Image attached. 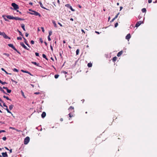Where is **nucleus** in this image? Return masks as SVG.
<instances>
[{
    "mask_svg": "<svg viewBox=\"0 0 157 157\" xmlns=\"http://www.w3.org/2000/svg\"><path fill=\"white\" fill-rule=\"evenodd\" d=\"M92 64L91 63H89L87 64V66L88 67H90L92 66Z\"/></svg>",
    "mask_w": 157,
    "mask_h": 157,
    "instance_id": "nucleus-26",
    "label": "nucleus"
},
{
    "mask_svg": "<svg viewBox=\"0 0 157 157\" xmlns=\"http://www.w3.org/2000/svg\"><path fill=\"white\" fill-rule=\"evenodd\" d=\"M10 128L14 130H15L16 129V128L13 127H10Z\"/></svg>",
    "mask_w": 157,
    "mask_h": 157,
    "instance_id": "nucleus-60",
    "label": "nucleus"
},
{
    "mask_svg": "<svg viewBox=\"0 0 157 157\" xmlns=\"http://www.w3.org/2000/svg\"><path fill=\"white\" fill-rule=\"evenodd\" d=\"M152 2V0H148V2L149 3H150Z\"/></svg>",
    "mask_w": 157,
    "mask_h": 157,
    "instance_id": "nucleus-57",
    "label": "nucleus"
},
{
    "mask_svg": "<svg viewBox=\"0 0 157 157\" xmlns=\"http://www.w3.org/2000/svg\"><path fill=\"white\" fill-rule=\"evenodd\" d=\"M11 6L13 7L14 9L15 10H17L19 9V7L18 6L14 3H12Z\"/></svg>",
    "mask_w": 157,
    "mask_h": 157,
    "instance_id": "nucleus-2",
    "label": "nucleus"
},
{
    "mask_svg": "<svg viewBox=\"0 0 157 157\" xmlns=\"http://www.w3.org/2000/svg\"><path fill=\"white\" fill-rule=\"evenodd\" d=\"M40 94V93L39 92H36L34 93V94Z\"/></svg>",
    "mask_w": 157,
    "mask_h": 157,
    "instance_id": "nucleus-62",
    "label": "nucleus"
},
{
    "mask_svg": "<svg viewBox=\"0 0 157 157\" xmlns=\"http://www.w3.org/2000/svg\"><path fill=\"white\" fill-rule=\"evenodd\" d=\"M142 11L143 13H145L146 12V10L145 8H144L142 9Z\"/></svg>",
    "mask_w": 157,
    "mask_h": 157,
    "instance_id": "nucleus-29",
    "label": "nucleus"
},
{
    "mask_svg": "<svg viewBox=\"0 0 157 157\" xmlns=\"http://www.w3.org/2000/svg\"><path fill=\"white\" fill-rule=\"evenodd\" d=\"M3 105L4 107H6V108L7 107V106L5 104V103L3 102Z\"/></svg>",
    "mask_w": 157,
    "mask_h": 157,
    "instance_id": "nucleus-50",
    "label": "nucleus"
},
{
    "mask_svg": "<svg viewBox=\"0 0 157 157\" xmlns=\"http://www.w3.org/2000/svg\"><path fill=\"white\" fill-rule=\"evenodd\" d=\"M5 109L6 110L8 113L11 114V115H13V114H12L11 112H10L8 109V107H7V108Z\"/></svg>",
    "mask_w": 157,
    "mask_h": 157,
    "instance_id": "nucleus-23",
    "label": "nucleus"
},
{
    "mask_svg": "<svg viewBox=\"0 0 157 157\" xmlns=\"http://www.w3.org/2000/svg\"><path fill=\"white\" fill-rule=\"evenodd\" d=\"M50 47L51 48V49L52 51L53 50V48H52V46L51 45H50Z\"/></svg>",
    "mask_w": 157,
    "mask_h": 157,
    "instance_id": "nucleus-56",
    "label": "nucleus"
},
{
    "mask_svg": "<svg viewBox=\"0 0 157 157\" xmlns=\"http://www.w3.org/2000/svg\"><path fill=\"white\" fill-rule=\"evenodd\" d=\"M15 130L16 131H17V132H20L21 131V130H19L16 129Z\"/></svg>",
    "mask_w": 157,
    "mask_h": 157,
    "instance_id": "nucleus-59",
    "label": "nucleus"
},
{
    "mask_svg": "<svg viewBox=\"0 0 157 157\" xmlns=\"http://www.w3.org/2000/svg\"><path fill=\"white\" fill-rule=\"evenodd\" d=\"M48 40L49 41H50L51 40V39L50 38V36H48Z\"/></svg>",
    "mask_w": 157,
    "mask_h": 157,
    "instance_id": "nucleus-51",
    "label": "nucleus"
},
{
    "mask_svg": "<svg viewBox=\"0 0 157 157\" xmlns=\"http://www.w3.org/2000/svg\"><path fill=\"white\" fill-rule=\"evenodd\" d=\"M2 139L4 141H5L6 139V137H3Z\"/></svg>",
    "mask_w": 157,
    "mask_h": 157,
    "instance_id": "nucleus-47",
    "label": "nucleus"
},
{
    "mask_svg": "<svg viewBox=\"0 0 157 157\" xmlns=\"http://www.w3.org/2000/svg\"><path fill=\"white\" fill-rule=\"evenodd\" d=\"M33 13H30V14L34 15L35 16H39V17L40 16V14L38 12L35 11V12H33Z\"/></svg>",
    "mask_w": 157,
    "mask_h": 157,
    "instance_id": "nucleus-6",
    "label": "nucleus"
},
{
    "mask_svg": "<svg viewBox=\"0 0 157 157\" xmlns=\"http://www.w3.org/2000/svg\"><path fill=\"white\" fill-rule=\"evenodd\" d=\"M46 115V113L45 112H44L42 113L41 114V117L43 118H44L45 117Z\"/></svg>",
    "mask_w": 157,
    "mask_h": 157,
    "instance_id": "nucleus-17",
    "label": "nucleus"
},
{
    "mask_svg": "<svg viewBox=\"0 0 157 157\" xmlns=\"http://www.w3.org/2000/svg\"><path fill=\"white\" fill-rule=\"evenodd\" d=\"M58 24L60 25V26L61 27H62L63 25H62L60 23V22H58Z\"/></svg>",
    "mask_w": 157,
    "mask_h": 157,
    "instance_id": "nucleus-55",
    "label": "nucleus"
},
{
    "mask_svg": "<svg viewBox=\"0 0 157 157\" xmlns=\"http://www.w3.org/2000/svg\"><path fill=\"white\" fill-rule=\"evenodd\" d=\"M3 88L4 89H5L6 90L7 92L10 93L11 92V90L9 89L7 87L3 86Z\"/></svg>",
    "mask_w": 157,
    "mask_h": 157,
    "instance_id": "nucleus-8",
    "label": "nucleus"
},
{
    "mask_svg": "<svg viewBox=\"0 0 157 157\" xmlns=\"http://www.w3.org/2000/svg\"><path fill=\"white\" fill-rule=\"evenodd\" d=\"M119 14V13H118L115 16V17H114V18H115V19H116V18L117 17H118V15Z\"/></svg>",
    "mask_w": 157,
    "mask_h": 157,
    "instance_id": "nucleus-46",
    "label": "nucleus"
},
{
    "mask_svg": "<svg viewBox=\"0 0 157 157\" xmlns=\"http://www.w3.org/2000/svg\"><path fill=\"white\" fill-rule=\"evenodd\" d=\"M23 38L24 40V42L25 43V44L29 47H30L29 46V44L27 43V41L26 39L23 36Z\"/></svg>",
    "mask_w": 157,
    "mask_h": 157,
    "instance_id": "nucleus-10",
    "label": "nucleus"
},
{
    "mask_svg": "<svg viewBox=\"0 0 157 157\" xmlns=\"http://www.w3.org/2000/svg\"><path fill=\"white\" fill-rule=\"evenodd\" d=\"M0 35H2L3 37L5 39H10V38L9 36H7L4 32L1 33L0 32Z\"/></svg>",
    "mask_w": 157,
    "mask_h": 157,
    "instance_id": "nucleus-1",
    "label": "nucleus"
},
{
    "mask_svg": "<svg viewBox=\"0 0 157 157\" xmlns=\"http://www.w3.org/2000/svg\"><path fill=\"white\" fill-rule=\"evenodd\" d=\"M13 71H15V72H18V70L16 68H14L13 69Z\"/></svg>",
    "mask_w": 157,
    "mask_h": 157,
    "instance_id": "nucleus-36",
    "label": "nucleus"
},
{
    "mask_svg": "<svg viewBox=\"0 0 157 157\" xmlns=\"http://www.w3.org/2000/svg\"><path fill=\"white\" fill-rule=\"evenodd\" d=\"M28 35H29V34L27 33H25V36L26 37H28Z\"/></svg>",
    "mask_w": 157,
    "mask_h": 157,
    "instance_id": "nucleus-58",
    "label": "nucleus"
},
{
    "mask_svg": "<svg viewBox=\"0 0 157 157\" xmlns=\"http://www.w3.org/2000/svg\"><path fill=\"white\" fill-rule=\"evenodd\" d=\"M8 46L10 47H11L13 49V48L14 47H15L12 44H8Z\"/></svg>",
    "mask_w": 157,
    "mask_h": 157,
    "instance_id": "nucleus-19",
    "label": "nucleus"
},
{
    "mask_svg": "<svg viewBox=\"0 0 157 157\" xmlns=\"http://www.w3.org/2000/svg\"><path fill=\"white\" fill-rule=\"evenodd\" d=\"M123 53V51H121L119 52L117 54V56L118 57L120 56Z\"/></svg>",
    "mask_w": 157,
    "mask_h": 157,
    "instance_id": "nucleus-16",
    "label": "nucleus"
},
{
    "mask_svg": "<svg viewBox=\"0 0 157 157\" xmlns=\"http://www.w3.org/2000/svg\"><path fill=\"white\" fill-rule=\"evenodd\" d=\"M21 71L22 72H24V73H28V74H29V75H31V76H33V75H32V74H31V73L30 72H29V71H24V70H21Z\"/></svg>",
    "mask_w": 157,
    "mask_h": 157,
    "instance_id": "nucleus-11",
    "label": "nucleus"
},
{
    "mask_svg": "<svg viewBox=\"0 0 157 157\" xmlns=\"http://www.w3.org/2000/svg\"><path fill=\"white\" fill-rule=\"evenodd\" d=\"M117 59V57L116 56L114 57L113 59V62L115 61Z\"/></svg>",
    "mask_w": 157,
    "mask_h": 157,
    "instance_id": "nucleus-30",
    "label": "nucleus"
},
{
    "mask_svg": "<svg viewBox=\"0 0 157 157\" xmlns=\"http://www.w3.org/2000/svg\"><path fill=\"white\" fill-rule=\"evenodd\" d=\"M1 91H2L4 94H8L5 92V91L3 90H2Z\"/></svg>",
    "mask_w": 157,
    "mask_h": 157,
    "instance_id": "nucleus-43",
    "label": "nucleus"
},
{
    "mask_svg": "<svg viewBox=\"0 0 157 157\" xmlns=\"http://www.w3.org/2000/svg\"><path fill=\"white\" fill-rule=\"evenodd\" d=\"M65 6L67 7L68 8H70L71 6L69 4H67L65 5Z\"/></svg>",
    "mask_w": 157,
    "mask_h": 157,
    "instance_id": "nucleus-34",
    "label": "nucleus"
},
{
    "mask_svg": "<svg viewBox=\"0 0 157 157\" xmlns=\"http://www.w3.org/2000/svg\"><path fill=\"white\" fill-rule=\"evenodd\" d=\"M142 23V21H138L135 25V27H139Z\"/></svg>",
    "mask_w": 157,
    "mask_h": 157,
    "instance_id": "nucleus-5",
    "label": "nucleus"
},
{
    "mask_svg": "<svg viewBox=\"0 0 157 157\" xmlns=\"http://www.w3.org/2000/svg\"><path fill=\"white\" fill-rule=\"evenodd\" d=\"M6 98L7 100H9L11 101V99H10L8 97H6Z\"/></svg>",
    "mask_w": 157,
    "mask_h": 157,
    "instance_id": "nucleus-54",
    "label": "nucleus"
},
{
    "mask_svg": "<svg viewBox=\"0 0 157 157\" xmlns=\"http://www.w3.org/2000/svg\"><path fill=\"white\" fill-rule=\"evenodd\" d=\"M74 107L73 106H71L68 108V110L70 111H71V110H72L73 111H74Z\"/></svg>",
    "mask_w": 157,
    "mask_h": 157,
    "instance_id": "nucleus-14",
    "label": "nucleus"
},
{
    "mask_svg": "<svg viewBox=\"0 0 157 157\" xmlns=\"http://www.w3.org/2000/svg\"><path fill=\"white\" fill-rule=\"evenodd\" d=\"M79 49H77L76 51V55H78L79 52Z\"/></svg>",
    "mask_w": 157,
    "mask_h": 157,
    "instance_id": "nucleus-33",
    "label": "nucleus"
},
{
    "mask_svg": "<svg viewBox=\"0 0 157 157\" xmlns=\"http://www.w3.org/2000/svg\"><path fill=\"white\" fill-rule=\"evenodd\" d=\"M81 31H82V33H84V34L85 33V32H84V30L83 29H81Z\"/></svg>",
    "mask_w": 157,
    "mask_h": 157,
    "instance_id": "nucleus-64",
    "label": "nucleus"
},
{
    "mask_svg": "<svg viewBox=\"0 0 157 157\" xmlns=\"http://www.w3.org/2000/svg\"><path fill=\"white\" fill-rule=\"evenodd\" d=\"M6 16L5 15H3L2 16V17H3V18L6 21H9V20L7 19H6L5 18V17Z\"/></svg>",
    "mask_w": 157,
    "mask_h": 157,
    "instance_id": "nucleus-22",
    "label": "nucleus"
},
{
    "mask_svg": "<svg viewBox=\"0 0 157 157\" xmlns=\"http://www.w3.org/2000/svg\"><path fill=\"white\" fill-rule=\"evenodd\" d=\"M13 105H11L9 106V109L10 110H11L13 108Z\"/></svg>",
    "mask_w": 157,
    "mask_h": 157,
    "instance_id": "nucleus-28",
    "label": "nucleus"
},
{
    "mask_svg": "<svg viewBox=\"0 0 157 157\" xmlns=\"http://www.w3.org/2000/svg\"><path fill=\"white\" fill-rule=\"evenodd\" d=\"M30 140V138L29 137H26L24 140V143L25 144H27L29 142Z\"/></svg>",
    "mask_w": 157,
    "mask_h": 157,
    "instance_id": "nucleus-3",
    "label": "nucleus"
},
{
    "mask_svg": "<svg viewBox=\"0 0 157 157\" xmlns=\"http://www.w3.org/2000/svg\"><path fill=\"white\" fill-rule=\"evenodd\" d=\"M1 84H2V85H4V84H7V82H2V83H1Z\"/></svg>",
    "mask_w": 157,
    "mask_h": 157,
    "instance_id": "nucleus-41",
    "label": "nucleus"
},
{
    "mask_svg": "<svg viewBox=\"0 0 157 157\" xmlns=\"http://www.w3.org/2000/svg\"><path fill=\"white\" fill-rule=\"evenodd\" d=\"M52 23L54 24V27L56 28L57 27L55 21H52Z\"/></svg>",
    "mask_w": 157,
    "mask_h": 157,
    "instance_id": "nucleus-24",
    "label": "nucleus"
},
{
    "mask_svg": "<svg viewBox=\"0 0 157 157\" xmlns=\"http://www.w3.org/2000/svg\"><path fill=\"white\" fill-rule=\"evenodd\" d=\"M21 27L22 28L23 30L24 31H25V25L24 24H21Z\"/></svg>",
    "mask_w": 157,
    "mask_h": 157,
    "instance_id": "nucleus-20",
    "label": "nucleus"
},
{
    "mask_svg": "<svg viewBox=\"0 0 157 157\" xmlns=\"http://www.w3.org/2000/svg\"><path fill=\"white\" fill-rule=\"evenodd\" d=\"M1 70L2 71H4L5 73L7 74H10V75H11V73H8L3 68H1Z\"/></svg>",
    "mask_w": 157,
    "mask_h": 157,
    "instance_id": "nucleus-21",
    "label": "nucleus"
},
{
    "mask_svg": "<svg viewBox=\"0 0 157 157\" xmlns=\"http://www.w3.org/2000/svg\"><path fill=\"white\" fill-rule=\"evenodd\" d=\"M43 57L46 60H48V58H47L46 56L44 54H43L42 55Z\"/></svg>",
    "mask_w": 157,
    "mask_h": 157,
    "instance_id": "nucleus-25",
    "label": "nucleus"
},
{
    "mask_svg": "<svg viewBox=\"0 0 157 157\" xmlns=\"http://www.w3.org/2000/svg\"><path fill=\"white\" fill-rule=\"evenodd\" d=\"M20 45L22 46L23 48H24L25 49L28 50H29V49L24 44L23 42H20Z\"/></svg>",
    "mask_w": 157,
    "mask_h": 157,
    "instance_id": "nucleus-4",
    "label": "nucleus"
},
{
    "mask_svg": "<svg viewBox=\"0 0 157 157\" xmlns=\"http://www.w3.org/2000/svg\"><path fill=\"white\" fill-rule=\"evenodd\" d=\"M3 55L6 56L7 57H9L10 56V55L8 53H4Z\"/></svg>",
    "mask_w": 157,
    "mask_h": 157,
    "instance_id": "nucleus-31",
    "label": "nucleus"
},
{
    "mask_svg": "<svg viewBox=\"0 0 157 157\" xmlns=\"http://www.w3.org/2000/svg\"><path fill=\"white\" fill-rule=\"evenodd\" d=\"M40 41L41 43H43V41L42 40V38H40Z\"/></svg>",
    "mask_w": 157,
    "mask_h": 157,
    "instance_id": "nucleus-42",
    "label": "nucleus"
},
{
    "mask_svg": "<svg viewBox=\"0 0 157 157\" xmlns=\"http://www.w3.org/2000/svg\"><path fill=\"white\" fill-rule=\"evenodd\" d=\"M2 156L3 157H8V155L7 154L6 152H2Z\"/></svg>",
    "mask_w": 157,
    "mask_h": 157,
    "instance_id": "nucleus-13",
    "label": "nucleus"
},
{
    "mask_svg": "<svg viewBox=\"0 0 157 157\" xmlns=\"http://www.w3.org/2000/svg\"><path fill=\"white\" fill-rule=\"evenodd\" d=\"M41 29H42V31L43 32V33H44V28L43 27H42L41 28Z\"/></svg>",
    "mask_w": 157,
    "mask_h": 157,
    "instance_id": "nucleus-49",
    "label": "nucleus"
},
{
    "mask_svg": "<svg viewBox=\"0 0 157 157\" xmlns=\"http://www.w3.org/2000/svg\"><path fill=\"white\" fill-rule=\"evenodd\" d=\"M31 43L32 44H34V41L33 40H31Z\"/></svg>",
    "mask_w": 157,
    "mask_h": 157,
    "instance_id": "nucleus-44",
    "label": "nucleus"
},
{
    "mask_svg": "<svg viewBox=\"0 0 157 157\" xmlns=\"http://www.w3.org/2000/svg\"><path fill=\"white\" fill-rule=\"evenodd\" d=\"M52 33V31H50L49 32V35L48 36H50Z\"/></svg>",
    "mask_w": 157,
    "mask_h": 157,
    "instance_id": "nucleus-37",
    "label": "nucleus"
},
{
    "mask_svg": "<svg viewBox=\"0 0 157 157\" xmlns=\"http://www.w3.org/2000/svg\"><path fill=\"white\" fill-rule=\"evenodd\" d=\"M68 115L69 116V117L71 118L73 116V115H71V113H69V114H68Z\"/></svg>",
    "mask_w": 157,
    "mask_h": 157,
    "instance_id": "nucleus-52",
    "label": "nucleus"
},
{
    "mask_svg": "<svg viewBox=\"0 0 157 157\" xmlns=\"http://www.w3.org/2000/svg\"><path fill=\"white\" fill-rule=\"evenodd\" d=\"M7 18L9 19H14V17L13 16H11V15H7L6 16Z\"/></svg>",
    "mask_w": 157,
    "mask_h": 157,
    "instance_id": "nucleus-9",
    "label": "nucleus"
},
{
    "mask_svg": "<svg viewBox=\"0 0 157 157\" xmlns=\"http://www.w3.org/2000/svg\"><path fill=\"white\" fill-rule=\"evenodd\" d=\"M115 19L114 18L113 19H112L111 22H113Z\"/></svg>",
    "mask_w": 157,
    "mask_h": 157,
    "instance_id": "nucleus-63",
    "label": "nucleus"
},
{
    "mask_svg": "<svg viewBox=\"0 0 157 157\" xmlns=\"http://www.w3.org/2000/svg\"><path fill=\"white\" fill-rule=\"evenodd\" d=\"M17 31H18V32H19V35L22 36H23V35L22 34V33L21 32L19 31L18 29H17Z\"/></svg>",
    "mask_w": 157,
    "mask_h": 157,
    "instance_id": "nucleus-32",
    "label": "nucleus"
},
{
    "mask_svg": "<svg viewBox=\"0 0 157 157\" xmlns=\"http://www.w3.org/2000/svg\"><path fill=\"white\" fill-rule=\"evenodd\" d=\"M118 25V23H116L115 24V27H117Z\"/></svg>",
    "mask_w": 157,
    "mask_h": 157,
    "instance_id": "nucleus-45",
    "label": "nucleus"
},
{
    "mask_svg": "<svg viewBox=\"0 0 157 157\" xmlns=\"http://www.w3.org/2000/svg\"><path fill=\"white\" fill-rule=\"evenodd\" d=\"M21 94H22V95L24 96V92H23V91H22V90H21Z\"/></svg>",
    "mask_w": 157,
    "mask_h": 157,
    "instance_id": "nucleus-61",
    "label": "nucleus"
},
{
    "mask_svg": "<svg viewBox=\"0 0 157 157\" xmlns=\"http://www.w3.org/2000/svg\"><path fill=\"white\" fill-rule=\"evenodd\" d=\"M131 35L130 33L128 34L127 35V36H126L125 38L126 39L128 40L130 38H131Z\"/></svg>",
    "mask_w": 157,
    "mask_h": 157,
    "instance_id": "nucleus-12",
    "label": "nucleus"
},
{
    "mask_svg": "<svg viewBox=\"0 0 157 157\" xmlns=\"http://www.w3.org/2000/svg\"><path fill=\"white\" fill-rule=\"evenodd\" d=\"M59 76V75H55L54 77H55V78H58Z\"/></svg>",
    "mask_w": 157,
    "mask_h": 157,
    "instance_id": "nucleus-35",
    "label": "nucleus"
},
{
    "mask_svg": "<svg viewBox=\"0 0 157 157\" xmlns=\"http://www.w3.org/2000/svg\"><path fill=\"white\" fill-rule=\"evenodd\" d=\"M39 3L40 4V5L41 8H42L43 9H45L47 10V9L45 7L43 6V5L42 2H39Z\"/></svg>",
    "mask_w": 157,
    "mask_h": 157,
    "instance_id": "nucleus-15",
    "label": "nucleus"
},
{
    "mask_svg": "<svg viewBox=\"0 0 157 157\" xmlns=\"http://www.w3.org/2000/svg\"><path fill=\"white\" fill-rule=\"evenodd\" d=\"M72 11H75V10L73 9L72 7L71 6V7H70V8H69Z\"/></svg>",
    "mask_w": 157,
    "mask_h": 157,
    "instance_id": "nucleus-39",
    "label": "nucleus"
},
{
    "mask_svg": "<svg viewBox=\"0 0 157 157\" xmlns=\"http://www.w3.org/2000/svg\"><path fill=\"white\" fill-rule=\"evenodd\" d=\"M14 19L16 20L23 21L24 20L23 18H21L17 17H14Z\"/></svg>",
    "mask_w": 157,
    "mask_h": 157,
    "instance_id": "nucleus-7",
    "label": "nucleus"
},
{
    "mask_svg": "<svg viewBox=\"0 0 157 157\" xmlns=\"http://www.w3.org/2000/svg\"><path fill=\"white\" fill-rule=\"evenodd\" d=\"M35 55L36 56H39V54L37 52L35 53Z\"/></svg>",
    "mask_w": 157,
    "mask_h": 157,
    "instance_id": "nucleus-48",
    "label": "nucleus"
},
{
    "mask_svg": "<svg viewBox=\"0 0 157 157\" xmlns=\"http://www.w3.org/2000/svg\"><path fill=\"white\" fill-rule=\"evenodd\" d=\"M17 40H22V38L21 37H18L17 38Z\"/></svg>",
    "mask_w": 157,
    "mask_h": 157,
    "instance_id": "nucleus-38",
    "label": "nucleus"
},
{
    "mask_svg": "<svg viewBox=\"0 0 157 157\" xmlns=\"http://www.w3.org/2000/svg\"><path fill=\"white\" fill-rule=\"evenodd\" d=\"M32 63L33 64H34V65H36V66H37L40 67V66L39 65V63H37L36 62H32Z\"/></svg>",
    "mask_w": 157,
    "mask_h": 157,
    "instance_id": "nucleus-18",
    "label": "nucleus"
},
{
    "mask_svg": "<svg viewBox=\"0 0 157 157\" xmlns=\"http://www.w3.org/2000/svg\"><path fill=\"white\" fill-rule=\"evenodd\" d=\"M11 81L12 82H15L16 83H17V82H16L13 79H11Z\"/></svg>",
    "mask_w": 157,
    "mask_h": 157,
    "instance_id": "nucleus-53",
    "label": "nucleus"
},
{
    "mask_svg": "<svg viewBox=\"0 0 157 157\" xmlns=\"http://www.w3.org/2000/svg\"><path fill=\"white\" fill-rule=\"evenodd\" d=\"M6 132V131L5 130H0V133L1 132Z\"/></svg>",
    "mask_w": 157,
    "mask_h": 157,
    "instance_id": "nucleus-40",
    "label": "nucleus"
},
{
    "mask_svg": "<svg viewBox=\"0 0 157 157\" xmlns=\"http://www.w3.org/2000/svg\"><path fill=\"white\" fill-rule=\"evenodd\" d=\"M13 49L17 52L18 54L21 55V53L15 47H14Z\"/></svg>",
    "mask_w": 157,
    "mask_h": 157,
    "instance_id": "nucleus-27",
    "label": "nucleus"
}]
</instances>
